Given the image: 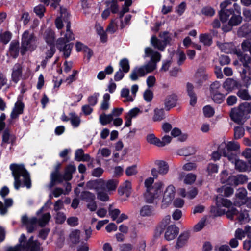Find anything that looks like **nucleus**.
I'll use <instances>...</instances> for the list:
<instances>
[{
	"label": "nucleus",
	"mask_w": 251,
	"mask_h": 251,
	"mask_svg": "<svg viewBox=\"0 0 251 251\" xmlns=\"http://www.w3.org/2000/svg\"><path fill=\"white\" fill-rule=\"evenodd\" d=\"M144 58L150 57V61L147 63L134 68L131 71L129 77L132 81H136L139 77L145 76L157 68V63L161 60V55L158 52L154 50L150 47L145 49Z\"/></svg>",
	"instance_id": "1"
},
{
	"label": "nucleus",
	"mask_w": 251,
	"mask_h": 251,
	"mask_svg": "<svg viewBox=\"0 0 251 251\" xmlns=\"http://www.w3.org/2000/svg\"><path fill=\"white\" fill-rule=\"evenodd\" d=\"M12 176L14 178V186L16 190L20 187H31V180L29 175L23 165L12 164L10 166Z\"/></svg>",
	"instance_id": "2"
},
{
	"label": "nucleus",
	"mask_w": 251,
	"mask_h": 251,
	"mask_svg": "<svg viewBox=\"0 0 251 251\" xmlns=\"http://www.w3.org/2000/svg\"><path fill=\"white\" fill-rule=\"evenodd\" d=\"M26 237L22 234L19 238V245L14 247L9 248L6 251H36L39 247V243L33 240V237H31L27 242L24 241Z\"/></svg>",
	"instance_id": "3"
},
{
	"label": "nucleus",
	"mask_w": 251,
	"mask_h": 251,
	"mask_svg": "<svg viewBox=\"0 0 251 251\" xmlns=\"http://www.w3.org/2000/svg\"><path fill=\"white\" fill-rule=\"evenodd\" d=\"M239 147L237 142L230 141L227 144L225 142L222 143L218 147V150L224 156L226 157L229 161L233 163L236 155L231 151L238 150Z\"/></svg>",
	"instance_id": "4"
},
{
	"label": "nucleus",
	"mask_w": 251,
	"mask_h": 251,
	"mask_svg": "<svg viewBox=\"0 0 251 251\" xmlns=\"http://www.w3.org/2000/svg\"><path fill=\"white\" fill-rule=\"evenodd\" d=\"M37 46L36 38L33 33L25 31L22 36L21 52L22 54L27 50H33Z\"/></svg>",
	"instance_id": "5"
},
{
	"label": "nucleus",
	"mask_w": 251,
	"mask_h": 251,
	"mask_svg": "<svg viewBox=\"0 0 251 251\" xmlns=\"http://www.w3.org/2000/svg\"><path fill=\"white\" fill-rule=\"evenodd\" d=\"M232 203L231 201L226 198H224L221 197H217L216 198V206H213L211 207V212L215 216H221L224 214H226L227 211L225 209H222V207L227 208L229 209H231L230 207L231 206Z\"/></svg>",
	"instance_id": "6"
},
{
	"label": "nucleus",
	"mask_w": 251,
	"mask_h": 251,
	"mask_svg": "<svg viewBox=\"0 0 251 251\" xmlns=\"http://www.w3.org/2000/svg\"><path fill=\"white\" fill-rule=\"evenodd\" d=\"M163 183L158 181L154 184L151 188L148 189L145 194V198L147 202L152 203L153 201L160 197L162 194Z\"/></svg>",
	"instance_id": "7"
},
{
	"label": "nucleus",
	"mask_w": 251,
	"mask_h": 251,
	"mask_svg": "<svg viewBox=\"0 0 251 251\" xmlns=\"http://www.w3.org/2000/svg\"><path fill=\"white\" fill-rule=\"evenodd\" d=\"M161 39H158L155 36H152L151 40V45L160 51L164 50L167 45L170 44L171 38L168 33L160 34Z\"/></svg>",
	"instance_id": "8"
},
{
	"label": "nucleus",
	"mask_w": 251,
	"mask_h": 251,
	"mask_svg": "<svg viewBox=\"0 0 251 251\" xmlns=\"http://www.w3.org/2000/svg\"><path fill=\"white\" fill-rule=\"evenodd\" d=\"M155 164L157 166V169L154 168L151 170V174L154 178H157L158 174L165 175L168 172L169 166L165 161L157 160Z\"/></svg>",
	"instance_id": "9"
},
{
	"label": "nucleus",
	"mask_w": 251,
	"mask_h": 251,
	"mask_svg": "<svg viewBox=\"0 0 251 251\" xmlns=\"http://www.w3.org/2000/svg\"><path fill=\"white\" fill-rule=\"evenodd\" d=\"M175 188L172 185L168 186L164 194L162 201L161 207L165 208L167 207L172 202L175 197Z\"/></svg>",
	"instance_id": "10"
},
{
	"label": "nucleus",
	"mask_w": 251,
	"mask_h": 251,
	"mask_svg": "<svg viewBox=\"0 0 251 251\" xmlns=\"http://www.w3.org/2000/svg\"><path fill=\"white\" fill-rule=\"evenodd\" d=\"M234 216H236L237 219L241 223L248 221L249 215L247 212H240L235 208H232L227 211L226 216L228 219H233Z\"/></svg>",
	"instance_id": "11"
},
{
	"label": "nucleus",
	"mask_w": 251,
	"mask_h": 251,
	"mask_svg": "<svg viewBox=\"0 0 251 251\" xmlns=\"http://www.w3.org/2000/svg\"><path fill=\"white\" fill-rule=\"evenodd\" d=\"M67 24L66 25V31H62L60 33L61 37L58 38L57 40V42L60 45L64 44L65 43H67V42L75 39L74 35L70 30V23L67 21Z\"/></svg>",
	"instance_id": "12"
},
{
	"label": "nucleus",
	"mask_w": 251,
	"mask_h": 251,
	"mask_svg": "<svg viewBox=\"0 0 251 251\" xmlns=\"http://www.w3.org/2000/svg\"><path fill=\"white\" fill-rule=\"evenodd\" d=\"M244 116L245 112L241 105L238 108L232 109L230 112L231 119L239 124H241L243 123Z\"/></svg>",
	"instance_id": "13"
},
{
	"label": "nucleus",
	"mask_w": 251,
	"mask_h": 251,
	"mask_svg": "<svg viewBox=\"0 0 251 251\" xmlns=\"http://www.w3.org/2000/svg\"><path fill=\"white\" fill-rule=\"evenodd\" d=\"M247 194V191L245 188H239L236 193L235 197L234 199V205L240 206L244 204L245 202Z\"/></svg>",
	"instance_id": "14"
},
{
	"label": "nucleus",
	"mask_w": 251,
	"mask_h": 251,
	"mask_svg": "<svg viewBox=\"0 0 251 251\" xmlns=\"http://www.w3.org/2000/svg\"><path fill=\"white\" fill-rule=\"evenodd\" d=\"M60 14V17H57L55 20L56 27L57 28L59 29L62 28L63 26V20L64 22L66 23L67 24V20L68 22H69L68 21L69 14L66 9L61 8Z\"/></svg>",
	"instance_id": "15"
},
{
	"label": "nucleus",
	"mask_w": 251,
	"mask_h": 251,
	"mask_svg": "<svg viewBox=\"0 0 251 251\" xmlns=\"http://www.w3.org/2000/svg\"><path fill=\"white\" fill-rule=\"evenodd\" d=\"M179 232L178 228L175 225L169 226L165 233V238L168 240H172L175 238Z\"/></svg>",
	"instance_id": "16"
},
{
	"label": "nucleus",
	"mask_w": 251,
	"mask_h": 251,
	"mask_svg": "<svg viewBox=\"0 0 251 251\" xmlns=\"http://www.w3.org/2000/svg\"><path fill=\"white\" fill-rule=\"evenodd\" d=\"M142 111L137 107L131 109L126 115V123L125 126L128 127L131 125L132 119L135 118L139 114L141 113Z\"/></svg>",
	"instance_id": "17"
},
{
	"label": "nucleus",
	"mask_w": 251,
	"mask_h": 251,
	"mask_svg": "<svg viewBox=\"0 0 251 251\" xmlns=\"http://www.w3.org/2000/svg\"><path fill=\"white\" fill-rule=\"evenodd\" d=\"M190 233L189 231H184L179 236L176 244V248H180L185 246L189 239Z\"/></svg>",
	"instance_id": "18"
},
{
	"label": "nucleus",
	"mask_w": 251,
	"mask_h": 251,
	"mask_svg": "<svg viewBox=\"0 0 251 251\" xmlns=\"http://www.w3.org/2000/svg\"><path fill=\"white\" fill-rule=\"evenodd\" d=\"M118 184V182L116 180L110 179L106 181L102 180L101 187L104 188L106 191L110 193L111 192L115 191Z\"/></svg>",
	"instance_id": "19"
},
{
	"label": "nucleus",
	"mask_w": 251,
	"mask_h": 251,
	"mask_svg": "<svg viewBox=\"0 0 251 251\" xmlns=\"http://www.w3.org/2000/svg\"><path fill=\"white\" fill-rule=\"evenodd\" d=\"M22 73V68L21 64L16 63L14 65L12 69V80L13 82L17 83L21 76Z\"/></svg>",
	"instance_id": "20"
},
{
	"label": "nucleus",
	"mask_w": 251,
	"mask_h": 251,
	"mask_svg": "<svg viewBox=\"0 0 251 251\" xmlns=\"http://www.w3.org/2000/svg\"><path fill=\"white\" fill-rule=\"evenodd\" d=\"M241 85L240 83L232 78L227 79L223 83V87L227 91H231L235 88H240Z\"/></svg>",
	"instance_id": "21"
},
{
	"label": "nucleus",
	"mask_w": 251,
	"mask_h": 251,
	"mask_svg": "<svg viewBox=\"0 0 251 251\" xmlns=\"http://www.w3.org/2000/svg\"><path fill=\"white\" fill-rule=\"evenodd\" d=\"M43 39L48 45H54L55 34L50 28L47 29L42 34Z\"/></svg>",
	"instance_id": "22"
},
{
	"label": "nucleus",
	"mask_w": 251,
	"mask_h": 251,
	"mask_svg": "<svg viewBox=\"0 0 251 251\" xmlns=\"http://www.w3.org/2000/svg\"><path fill=\"white\" fill-rule=\"evenodd\" d=\"M22 222L27 226V229L28 232H32L34 228V225L37 222V219L35 217L28 218L26 216H23L22 218Z\"/></svg>",
	"instance_id": "23"
},
{
	"label": "nucleus",
	"mask_w": 251,
	"mask_h": 251,
	"mask_svg": "<svg viewBox=\"0 0 251 251\" xmlns=\"http://www.w3.org/2000/svg\"><path fill=\"white\" fill-rule=\"evenodd\" d=\"M24 105V104L20 102L17 101L15 103V106L11 113L10 116L12 119H15L21 114L23 111Z\"/></svg>",
	"instance_id": "24"
},
{
	"label": "nucleus",
	"mask_w": 251,
	"mask_h": 251,
	"mask_svg": "<svg viewBox=\"0 0 251 251\" xmlns=\"http://www.w3.org/2000/svg\"><path fill=\"white\" fill-rule=\"evenodd\" d=\"M155 214V210L152 206L146 205L140 210V215L142 217H150Z\"/></svg>",
	"instance_id": "25"
},
{
	"label": "nucleus",
	"mask_w": 251,
	"mask_h": 251,
	"mask_svg": "<svg viewBox=\"0 0 251 251\" xmlns=\"http://www.w3.org/2000/svg\"><path fill=\"white\" fill-rule=\"evenodd\" d=\"M57 48L60 51L63 52L64 56L65 58L68 57L71 53L72 45L71 44H59L56 42Z\"/></svg>",
	"instance_id": "26"
},
{
	"label": "nucleus",
	"mask_w": 251,
	"mask_h": 251,
	"mask_svg": "<svg viewBox=\"0 0 251 251\" xmlns=\"http://www.w3.org/2000/svg\"><path fill=\"white\" fill-rule=\"evenodd\" d=\"M131 190V182L129 181H126L123 183L122 186L119 188L118 192L121 195L126 194V196L128 197L130 194Z\"/></svg>",
	"instance_id": "27"
},
{
	"label": "nucleus",
	"mask_w": 251,
	"mask_h": 251,
	"mask_svg": "<svg viewBox=\"0 0 251 251\" xmlns=\"http://www.w3.org/2000/svg\"><path fill=\"white\" fill-rule=\"evenodd\" d=\"M176 97L175 95L168 96L165 99V106L167 110L174 107L176 104Z\"/></svg>",
	"instance_id": "28"
},
{
	"label": "nucleus",
	"mask_w": 251,
	"mask_h": 251,
	"mask_svg": "<svg viewBox=\"0 0 251 251\" xmlns=\"http://www.w3.org/2000/svg\"><path fill=\"white\" fill-rule=\"evenodd\" d=\"M76 171V167L72 164L68 165L63 175V179L65 180H70L72 178V174Z\"/></svg>",
	"instance_id": "29"
},
{
	"label": "nucleus",
	"mask_w": 251,
	"mask_h": 251,
	"mask_svg": "<svg viewBox=\"0 0 251 251\" xmlns=\"http://www.w3.org/2000/svg\"><path fill=\"white\" fill-rule=\"evenodd\" d=\"M97 198L101 201H107L109 199L108 194H110L105 191L102 187H100L97 191Z\"/></svg>",
	"instance_id": "30"
},
{
	"label": "nucleus",
	"mask_w": 251,
	"mask_h": 251,
	"mask_svg": "<svg viewBox=\"0 0 251 251\" xmlns=\"http://www.w3.org/2000/svg\"><path fill=\"white\" fill-rule=\"evenodd\" d=\"M9 53L14 58H16L19 54V43L13 41L11 43L9 47Z\"/></svg>",
	"instance_id": "31"
},
{
	"label": "nucleus",
	"mask_w": 251,
	"mask_h": 251,
	"mask_svg": "<svg viewBox=\"0 0 251 251\" xmlns=\"http://www.w3.org/2000/svg\"><path fill=\"white\" fill-rule=\"evenodd\" d=\"M237 54L239 59L244 67H248L249 64L251 63V58L248 55L243 52H238Z\"/></svg>",
	"instance_id": "32"
},
{
	"label": "nucleus",
	"mask_w": 251,
	"mask_h": 251,
	"mask_svg": "<svg viewBox=\"0 0 251 251\" xmlns=\"http://www.w3.org/2000/svg\"><path fill=\"white\" fill-rule=\"evenodd\" d=\"M42 51L46 54V59L50 58L55 52L54 45H48L43 49Z\"/></svg>",
	"instance_id": "33"
},
{
	"label": "nucleus",
	"mask_w": 251,
	"mask_h": 251,
	"mask_svg": "<svg viewBox=\"0 0 251 251\" xmlns=\"http://www.w3.org/2000/svg\"><path fill=\"white\" fill-rule=\"evenodd\" d=\"M165 118L164 109L162 108H155L154 110L153 120L154 121H160Z\"/></svg>",
	"instance_id": "34"
},
{
	"label": "nucleus",
	"mask_w": 251,
	"mask_h": 251,
	"mask_svg": "<svg viewBox=\"0 0 251 251\" xmlns=\"http://www.w3.org/2000/svg\"><path fill=\"white\" fill-rule=\"evenodd\" d=\"M14 140V137L10 134L8 130H5L2 135V146H4L6 143H12Z\"/></svg>",
	"instance_id": "35"
},
{
	"label": "nucleus",
	"mask_w": 251,
	"mask_h": 251,
	"mask_svg": "<svg viewBox=\"0 0 251 251\" xmlns=\"http://www.w3.org/2000/svg\"><path fill=\"white\" fill-rule=\"evenodd\" d=\"M121 96L125 99L124 102H132L134 100V97L129 94V90L127 88H123L121 91Z\"/></svg>",
	"instance_id": "36"
},
{
	"label": "nucleus",
	"mask_w": 251,
	"mask_h": 251,
	"mask_svg": "<svg viewBox=\"0 0 251 251\" xmlns=\"http://www.w3.org/2000/svg\"><path fill=\"white\" fill-rule=\"evenodd\" d=\"M242 21L240 14L234 13L230 19L228 24L230 26H236L240 24Z\"/></svg>",
	"instance_id": "37"
},
{
	"label": "nucleus",
	"mask_w": 251,
	"mask_h": 251,
	"mask_svg": "<svg viewBox=\"0 0 251 251\" xmlns=\"http://www.w3.org/2000/svg\"><path fill=\"white\" fill-rule=\"evenodd\" d=\"M121 70L125 73H127L130 69L129 61L127 58H123L119 62Z\"/></svg>",
	"instance_id": "38"
},
{
	"label": "nucleus",
	"mask_w": 251,
	"mask_h": 251,
	"mask_svg": "<svg viewBox=\"0 0 251 251\" xmlns=\"http://www.w3.org/2000/svg\"><path fill=\"white\" fill-rule=\"evenodd\" d=\"M102 183V180L90 181L87 182L86 186L88 189H95L96 191L99 189Z\"/></svg>",
	"instance_id": "39"
},
{
	"label": "nucleus",
	"mask_w": 251,
	"mask_h": 251,
	"mask_svg": "<svg viewBox=\"0 0 251 251\" xmlns=\"http://www.w3.org/2000/svg\"><path fill=\"white\" fill-rule=\"evenodd\" d=\"M196 77L198 79V82L201 83L206 80L207 77V74L204 71V68H200L196 74Z\"/></svg>",
	"instance_id": "40"
},
{
	"label": "nucleus",
	"mask_w": 251,
	"mask_h": 251,
	"mask_svg": "<svg viewBox=\"0 0 251 251\" xmlns=\"http://www.w3.org/2000/svg\"><path fill=\"white\" fill-rule=\"evenodd\" d=\"M235 169L240 172H244L248 170V166L246 163L241 160H237L234 161Z\"/></svg>",
	"instance_id": "41"
},
{
	"label": "nucleus",
	"mask_w": 251,
	"mask_h": 251,
	"mask_svg": "<svg viewBox=\"0 0 251 251\" xmlns=\"http://www.w3.org/2000/svg\"><path fill=\"white\" fill-rule=\"evenodd\" d=\"M110 96L108 93H105L103 96V99L100 104V109L102 110H106L109 107V100Z\"/></svg>",
	"instance_id": "42"
},
{
	"label": "nucleus",
	"mask_w": 251,
	"mask_h": 251,
	"mask_svg": "<svg viewBox=\"0 0 251 251\" xmlns=\"http://www.w3.org/2000/svg\"><path fill=\"white\" fill-rule=\"evenodd\" d=\"M62 175L59 174L57 171L52 173L51 174V181L50 187H53L56 182H61L62 180Z\"/></svg>",
	"instance_id": "43"
},
{
	"label": "nucleus",
	"mask_w": 251,
	"mask_h": 251,
	"mask_svg": "<svg viewBox=\"0 0 251 251\" xmlns=\"http://www.w3.org/2000/svg\"><path fill=\"white\" fill-rule=\"evenodd\" d=\"M80 198L81 200H84L86 202H89L95 200V196L94 194L90 192L84 191L81 193Z\"/></svg>",
	"instance_id": "44"
},
{
	"label": "nucleus",
	"mask_w": 251,
	"mask_h": 251,
	"mask_svg": "<svg viewBox=\"0 0 251 251\" xmlns=\"http://www.w3.org/2000/svg\"><path fill=\"white\" fill-rule=\"evenodd\" d=\"M217 45L221 51L226 53L230 52L232 49V45L231 43L218 42Z\"/></svg>",
	"instance_id": "45"
},
{
	"label": "nucleus",
	"mask_w": 251,
	"mask_h": 251,
	"mask_svg": "<svg viewBox=\"0 0 251 251\" xmlns=\"http://www.w3.org/2000/svg\"><path fill=\"white\" fill-rule=\"evenodd\" d=\"M200 41L205 46H210L212 43V38L210 35L202 34L200 36Z\"/></svg>",
	"instance_id": "46"
},
{
	"label": "nucleus",
	"mask_w": 251,
	"mask_h": 251,
	"mask_svg": "<svg viewBox=\"0 0 251 251\" xmlns=\"http://www.w3.org/2000/svg\"><path fill=\"white\" fill-rule=\"evenodd\" d=\"M113 119V114L111 113L108 115L105 114H101L100 116V121L102 125H105L111 122Z\"/></svg>",
	"instance_id": "47"
},
{
	"label": "nucleus",
	"mask_w": 251,
	"mask_h": 251,
	"mask_svg": "<svg viewBox=\"0 0 251 251\" xmlns=\"http://www.w3.org/2000/svg\"><path fill=\"white\" fill-rule=\"evenodd\" d=\"M80 236V232L78 230H74L72 231L70 234V241L74 244H76L79 242Z\"/></svg>",
	"instance_id": "48"
},
{
	"label": "nucleus",
	"mask_w": 251,
	"mask_h": 251,
	"mask_svg": "<svg viewBox=\"0 0 251 251\" xmlns=\"http://www.w3.org/2000/svg\"><path fill=\"white\" fill-rule=\"evenodd\" d=\"M118 20L117 19L112 20L106 28V31L110 34L115 33L118 28Z\"/></svg>",
	"instance_id": "49"
},
{
	"label": "nucleus",
	"mask_w": 251,
	"mask_h": 251,
	"mask_svg": "<svg viewBox=\"0 0 251 251\" xmlns=\"http://www.w3.org/2000/svg\"><path fill=\"white\" fill-rule=\"evenodd\" d=\"M197 176L192 173L187 174L183 176V181L186 184H192L196 179Z\"/></svg>",
	"instance_id": "50"
},
{
	"label": "nucleus",
	"mask_w": 251,
	"mask_h": 251,
	"mask_svg": "<svg viewBox=\"0 0 251 251\" xmlns=\"http://www.w3.org/2000/svg\"><path fill=\"white\" fill-rule=\"evenodd\" d=\"M146 140L149 143L159 147L160 139L156 137L154 134L150 133L147 135L146 137Z\"/></svg>",
	"instance_id": "51"
},
{
	"label": "nucleus",
	"mask_w": 251,
	"mask_h": 251,
	"mask_svg": "<svg viewBox=\"0 0 251 251\" xmlns=\"http://www.w3.org/2000/svg\"><path fill=\"white\" fill-rule=\"evenodd\" d=\"M70 120L73 126L75 127L78 126L80 123L79 117L75 113L70 114Z\"/></svg>",
	"instance_id": "52"
},
{
	"label": "nucleus",
	"mask_w": 251,
	"mask_h": 251,
	"mask_svg": "<svg viewBox=\"0 0 251 251\" xmlns=\"http://www.w3.org/2000/svg\"><path fill=\"white\" fill-rule=\"evenodd\" d=\"M237 95L245 100H251V96L249 94L248 90L246 89H240L237 93Z\"/></svg>",
	"instance_id": "53"
},
{
	"label": "nucleus",
	"mask_w": 251,
	"mask_h": 251,
	"mask_svg": "<svg viewBox=\"0 0 251 251\" xmlns=\"http://www.w3.org/2000/svg\"><path fill=\"white\" fill-rule=\"evenodd\" d=\"M132 0H125L124 5L119 13L120 18H121L126 13L129 11V7L132 4Z\"/></svg>",
	"instance_id": "54"
},
{
	"label": "nucleus",
	"mask_w": 251,
	"mask_h": 251,
	"mask_svg": "<svg viewBox=\"0 0 251 251\" xmlns=\"http://www.w3.org/2000/svg\"><path fill=\"white\" fill-rule=\"evenodd\" d=\"M11 38V34L8 31L4 32L0 34V40L4 44H7Z\"/></svg>",
	"instance_id": "55"
},
{
	"label": "nucleus",
	"mask_w": 251,
	"mask_h": 251,
	"mask_svg": "<svg viewBox=\"0 0 251 251\" xmlns=\"http://www.w3.org/2000/svg\"><path fill=\"white\" fill-rule=\"evenodd\" d=\"M211 94L213 100L218 103H222L225 98L224 95L219 92L211 93Z\"/></svg>",
	"instance_id": "56"
},
{
	"label": "nucleus",
	"mask_w": 251,
	"mask_h": 251,
	"mask_svg": "<svg viewBox=\"0 0 251 251\" xmlns=\"http://www.w3.org/2000/svg\"><path fill=\"white\" fill-rule=\"evenodd\" d=\"M51 217L49 213H47L42 215V217L39 220V223L42 226H45L49 221Z\"/></svg>",
	"instance_id": "57"
},
{
	"label": "nucleus",
	"mask_w": 251,
	"mask_h": 251,
	"mask_svg": "<svg viewBox=\"0 0 251 251\" xmlns=\"http://www.w3.org/2000/svg\"><path fill=\"white\" fill-rule=\"evenodd\" d=\"M246 235L245 228L244 229L238 228L235 231V237L238 240H242Z\"/></svg>",
	"instance_id": "58"
},
{
	"label": "nucleus",
	"mask_w": 251,
	"mask_h": 251,
	"mask_svg": "<svg viewBox=\"0 0 251 251\" xmlns=\"http://www.w3.org/2000/svg\"><path fill=\"white\" fill-rule=\"evenodd\" d=\"M34 11L37 16L42 18L44 16L45 8L43 5L40 4L34 7Z\"/></svg>",
	"instance_id": "59"
},
{
	"label": "nucleus",
	"mask_w": 251,
	"mask_h": 251,
	"mask_svg": "<svg viewBox=\"0 0 251 251\" xmlns=\"http://www.w3.org/2000/svg\"><path fill=\"white\" fill-rule=\"evenodd\" d=\"M100 95L99 93H95L94 95L90 96L88 98V101L90 105L93 106L98 102V97Z\"/></svg>",
	"instance_id": "60"
},
{
	"label": "nucleus",
	"mask_w": 251,
	"mask_h": 251,
	"mask_svg": "<svg viewBox=\"0 0 251 251\" xmlns=\"http://www.w3.org/2000/svg\"><path fill=\"white\" fill-rule=\"evenodd\" d=\"M244 134V129L243 127L237 126L234 128V138L238 139L243 136Z\"/></svg>",
	"instance_id": "61"
},
{
	"label": "nucleus",
	"mask_w": 251,
	"mask_h": 251,
	"mask_svg": "<svg viewBox=\"0 0 251 251\" xmlns=\"http://www.w3.org/2000/svg\"><path fill=\"white\" fill-rule=\"evenodd\" d=\"M137 172V166L136 165L128 167L126 170V174L127 176L135 175Z\"/></svg>",
	"instance_id": "62"
},
{
	"label": "nucleus",
	"mask_w": 251,
	"mask_h": 251,
	"mask_svg": "<svg viewBox=\"0 0 251 251\" xmlns=\"http://www.w3.org/2000/svg\"><path fill=\"white\" fill-rule=\"evenodd\" d=\"M203 110L204 116L207 117H212L214 114L213 108L209 105L204 106Z\"/></svg>",
	"instance_id": "63"
},
{
	"label": "nucleus",
	"mask_w": 251,
	"mask_h": 251,
	"mask_svg": "<svg viewBox=\"0 0 251 251\" xmlns=\"http://www.w3.org/2000/svg\"><path fill=\"white\" fill-rule=\"evenodd\" d=\"M55 218L57 223L62 224L65 221L66 217L64 213L57 212H56Z\"/></svg>",
	"instance_id": "64"
}]
</instances>
